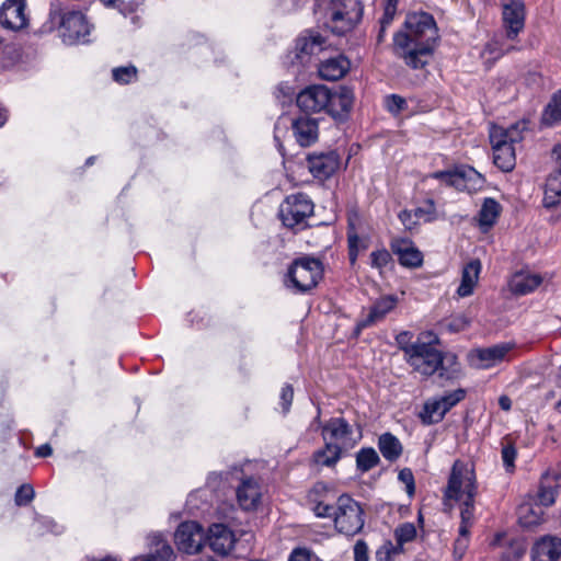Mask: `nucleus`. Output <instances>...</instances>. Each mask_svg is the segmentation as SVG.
Wrapping results in <instances>:
<instances>
[{
    "mask_svg": "<svg viewBox=\"0 0 561 561\" xmlns=\"http://www.w3.org/2000/svg\"><path fill=\"white\" fill-rule=\"evenodd\" d=\"M439 42L438 27L432 14L413 12L393 36V51L411 69H423L434 56Z\"/></svg>",
    "mask_w": 561,
    "mask_h": 561,
    "instance_id": "obj_1",
    "label": "nucleus"
},
{
    "mask_svg": "<svg viewBox=\"0 0 561 561\" xmlns=\"http://www.w3.org/2000/svg\"><path fill=\"white\" fill-rule=\"evenodd\" d=\"M314 13L332 33L342 35L360 21L363 5L358 0H322L316 4Z\"/></svg>",
    "mask_w": 561,
    "mask_h": 561,
    "instance_id": "obj_2",
    "label": "nucleus"
},
{
    "mask_svg": "<svg viewBox=\"0 0 561 561\" xmlns=\"http://www.w3.org/2000/svg\"><path fill=\"white\" fill-rule=\"evenodd\" d=\"M525 125L514 124L510 128L493 125L490 141L493 149V162L503 172H510L516 163L514 145L522 141Z\"/></svg>",
    "mask_w": 561,
    "mask_h": 561,
    "instance_id": "obj_3",
    "label": "nucleus"
},
{
    "mask_svg": "<svg viewBox=\"0 0 561 561\" xmlns=\"http://www.w3.org/2000/svg\"><path fill=\"white\" fill-rule=\"evenodd\" d=\"M478 493L477 479L472 466L456 460L451 467L447 485L444 490V506L453 510V502L476 497Z\"/></svg>",
    "mask_w": 561,
    "mask_h": 561,
    "instance_id": "obj_4",
    "label": "nucleus"
},
{
    "mask_svg": "<svg viewBox=\"0 0 561 561\" xmlns=\"http://www.w3.org/2000/svg\"><path fill=\"white\" fill-rule=\"evenodd\" d=\"M49 20L58 28L59 37L66 45L84 44L89 42L92 25L81 11L51 10Z\"/></svg>",
    "mask_w": 561,
    "mask_h": 561,
    "instance_id": "obj_5",
    "label": "nucleus"
},
{
    "mask_svg": "<svg viewBox=\"0 0 561 561\" xmlns=\"http://www.w3.org/2000/svg\"><path fill=\"white\" fill-rule=\"evenodd\" d=\"M438 337L432 332L417 336L416 347L405 358L407 363L417 373L431 376L443 365V354L436 348Z\"/></svg>",
    "mask_w": 561,
    "mask_h": 561,
    "instance_id": "obj_6",
    "label": "nucleus"
},
{
    "mask_svg": "<svg viewBox=\"0 0 561 561\" xmlns=\"http://www.w3.org/2000/svg\"><path fill=\"white\" fill-rule=\"evenodd\" d=\"M314 205L307 194L296 193L287 196L279 205V218L289 229H305L307 219L313 215Z\"/></svg>",
    "mask_w": 561,
    "mask_h": 561,
    "instance_id": "obj_7",
    "label": "nucleus"
},
{
    "mask_svg": "<svg viewBox=\"0 0 561 561\" xmlns=\"http://www.w3.org/2000/svg\"><path fill=\"white\" fill-rule=\"evenodd\" d=\"M333 519L339 533L354 536L364 527V511L358 502L347 494H342L336 501Z\"/></svg>",
    "mask_w": 561,
    "mask_h": 561,
    "instance_id": "obj_8",
    "label": "nucleus"
},
{
    "mask_svg": "<svg viewBox=\"0 0 561 561\" xmlns=\"http://www.w3.org/2000/svg\"><path fill=\"white\" fill-rule=\"evenodd\" d=\"M323 267L320 260L304 256L293 262L288 268V278L291 285L301 293L317 286L322 277Z\"/></svg>",
    "mask_w": 561,
    "mask_h": 561,
    "instance_id": "obj_9",
    "label": "nucleus"
},
{
    "mask_svg": "<svg viewBox=\"0 0 561 561\" xmlns=\"http://www.w3.org/2000/svg\"><path fill=\"white\" fill-rule=\"evenodd\" d=\"M174 541L180 551L194 554L202 550L206 535L198 523L184 522L179 525L174 534Z\"/></svg>",
    "mask_w": 561,
    "mask_h": 561,
    "instance_id": "obj_10",
    "label": "nucleus"
},
{
    "mask_svg": "<svg viewBox=\"0 0 561 561\" xmlns=\"http://www.w3.org/2000/svg\"><path fill=\"white\" fill-rule=\"evenodd\" d=\"M324 443L340 447L341 451L352 448L356 440L353 439V428L343 417H332L322 426Z\"/></svg>",
    "mask_w": 561,
    "mask_h": 561,
    "instance_id": "obj_11",
    "label": "nucleus"
},
{
    "mask_svg": "<svg viewBox=\"0 0 561 561\" xmlns=\"http://www.w3.org/2000/svg\"><path fill=\"white\" fill-rule=\"evenodd\" d=\"M328 46L327 38L313 30L304 31L295 44V60L305 65L310 58L324 50Z\"/></svg>",
    "mask_w": 561,
    "mask_h": 561,
    "instance_id": "obj_12",
    "label": "nucleus"
},
{
    "mask_svg": "<svg viewBox=\"0 0 561 561\" xmlns=\"http://www.w3.org/2000/svg\"><path fill=\"white\" fill-rule=\"evenodd\" d=\"M330 101V89L325 85H309L300 91L296 98L297 106L305 113H319L324 111Z\"/></svg>",
    "mask_w": 561,
    "mask_h": 561,
    "instance_id": "obj_13",
    "label": "nucleus"
},
{
    "mask_svg": "<svg viewBox=\"0 0 561 561\" xmlns=\"http://www.w3.org/2000/svg\"><path fill=\"white\" fill-rule=\"evenodd\" d=\"M25 9V0H5L0 8L1 26L13 32L25 28L28 24Z\"/></svg>",
    "mask_w": 561,
    "mask_h": 561,
    "instance_id": "obj_14",
    "label": "nucleus"
},
{
    "mask_svg": "<svg viewBox=\"0 0 561 561\" xmlns=\"http://www.w3.org/2000/svg\"><path fill=\"white\" fill-rule=\"evenodd\" d=\"M505 37L515 39L525 25V4L523 0H507L503 4Z\"/></svg>",
    "mask_w": 561,
    "mask_h": 561,
    "instance_id": "obj_15",
    "label": "nucleus"
},
{
    "mask_svg": "<svg viewBox=\"0 0 561 561\" xmlns=\"http://www.w3.org/2000/svg\"><path fill=\"white\" fill-rule=\"evenodd\" d=\"M354 103L353 90L347 87H341L335 91L330 90V101L325 106L324 112L331 115L334 119H345Z\"/></svg>",
    "mask_w": 561,
    "mask_h": 561,
    "instance_id": "obj_16",
    "label": "nucleus"
},
{
    "mask_svg": "<svg viewBox=\"0 0 561 561\" xmlns=\"http://www.w3.org/2000/svg\"><path fill=\"white\" fill-rule=\"evenodd\" d=\"M210 549L219 556H228L236 545L233 531L222 524H214L208 529L206 537Z\"/></svg>",
    "mask_w": 561,
    "mask_h": 561,
    "instance_id": "obj_17",
    "label": "nucleus"
},
{
    "mask_svg": "<svg viewBox=\"0 0 561 561\" xmlns=\"http://www.w3.org/2000/svg\"><path fill=\"white\" fill-rule=\"evenodd\" d=\"M307 168L314 178L325 180L337 170L339 157L335 152L309 154Z\"/></svg>",
    "mask_w": 561,
    "mask_h": 561,
    "instance_id": "obj_18",
    "label": "nucleus"
},
{
    "mask_svg": "<svg viewBox=\"0 0 561 561\" xmlns=\"http://www.w3.org/2000/svg\"><path fill=\"white\" fill-rule=\"evenodd\" d=\"M510 344H497L486 348H479L471 353V360L478 368H490L502 362L505 355L511 351Z\"/></svg>",
    "mask_w": 561,
    "mask_h": 561,
    "instance_id": "obj_19",
    "label": "nucleus"
},
{
    "mask_svg": "<svg viewBox=\"0 0 561 561\" xmlns=\"http://www.w3.org/2000/svg\"><path fill=\"white\" fill-rule=\"evenodd\" d=\"M534 561H557L561 557V538L547 535L539 538L533 546Z\"/></svg>",
    "mask_w": 561,
    "mask_h": 561,
    "instance_id": "obj_20",
    "label": "nucleus"
},
{
    "mask_svg": "<svg viewBox=\"0 0 561 561\" xmlns=\"http://www.w3.org/2000/svg\"><path fill=\"white\" fill-rule=\"evenodd\" d=\"M390 247L392 252L398 255L401 265L412 268L422 265L423 255L409 239H393Z\"/></svg>",
    "mask_w": 561,
    "mask_h": 561,
    "instance_id": "obj_21",
    "label": "nucleus"
},
{
    "mask_svg": "<svg viewBox=\"0 0 561 561\" xmlns=\"http://www.w3.org/2000/svg\"><path fill=\"white\" fill-rule=\"evenodd\" d=\"M291 128L297 142L308 147L318 139V121L308 116H300L293 121Z\"/></svg>",
    "mask_w": 561,
    "mask_h": 561,
    "instance_id": "obj_22",
    "label": "nucleus"
},
{
    "mask_svg": "<svg viewBox=\"0 0 561 561\" xmlns=\"http://www.w3.org/2000/svg\"><path fill=\"white\" fill-rule=\"evenodd\" d=\"M149 540L150 552L135 558L134 561H172L173 549L161 534L151 535Z\"/></svg>",
    "mask_w": 561,
    "mask_h": 561,
    "instance_id": "obj_23",
    "label": "nucleus"
},
{
    "mask_svg": "<svg viewBox=\"0 0 561 561\" xmlns=\"http://www.w3.org/2000/svg\"><path fill=\"white\" fill-rule=\"evenodd\" d=\"M261 499V490L259 483L252 479H244L237 489V500L239 505L245 510H254Z\"/></svg>",
    "mask_w": 561,
    "mask_h": 561,
    "instance_id": "obj_24",
    "label": "nucleus"
},
{
    "mask_svg": "<svg viewBox=\"0 0 561 561\" xmlns=\"http://www.w3.org/2000/svg\"><path fill=\"white\" fill-rule=\"evenodd\" d=\"M350 66L348 59L340 55L320 62L318 72L323 80L335 81L345 76Z\"/></svg>",
    "mask_w": 561,
    "mask_h": 561,
    "instance_id": "obj_25",
    "label": "nucleus"
},
{
    "mask_svg": "<svg viewBox=\"0 0 561 561\" xmlns=\"http://www.w3.org/2000/svg\"><path fill=\"white\" fill-rule=\"evenodd\" d=\"M458 191L476 193L484 186L485 179L473 168L461 165L458 167Z\"/></svg>",
    "mask_w": 561,
    "mask_h": 561,
    "instance_id": "obj_26",
    "label": "nucleus"
},
{
    "mask_svg": "<svg viewBox=\"0 0 561 561\" xmlns=\"http://www.w3.org/2000/svg\"><path fill=\"white\" fill-rule=\"evenodd\" d=\"M481 262L472 260L465 265L461 275V283L457 289L459 297H468L473 293V288L479 279Z\"/></svg>",
    "mask_w": 561,
    "mask_h": 561,
    "instance_id": "obj_27",
    "label": "nucleus"
},
{
    "mask_svg": "<svg viewBox=\"0 0 561 561\" xmlns=\"http://www.w3.org/2000/svg\"><path fill=\"white\" fill-rule=\"evenodd\" d=\"M542 282L537 274L516 273L510 280V289L513 294L523 296L534 291Z\"/></svg>",
    "mask_w": 561,
    "mask_h": 561,
    "instance_id": "obj_28",
    "label": "nucleus"
},
{
    "mask_svg": "<svg viewBox=\"0 0 561 561\" xmlns=\"http://www.w3.org/2000/svg\"><path fill=\"white\" fill-rule=\"evenodd\" d=\"M558 495V484L553 478L545 474L534 496V504L541 507L551 506Z\"/></svg>",
    "mask_w": 561,
    "mask_h": 561,
    "instance_id": "obj_29",
    "label": "nucleus"
},
{
    "mask_svg": "<svg viewBox=\"0 0 561 561\" xmlns=\"http://www.w3.org/2000/svg\"><path fill=\"white\" fill-rule=\"evenodd\" d=\"M397 302L398 298L396 296L389 295L381 297L373 305L367 318L360 325L368 327L382 320L385 316L397 306Z\"/></svg>",
    "mask_w": 561,
    "mask_h": 561,
    "instance_id": "obj_30",
    "label": "nucleus"
},
{
    "mask_svg": "<svg viewBox=\"0 0 561 561\" xmlns=\"http://www.w3.org/2000/svg\"><path fill=\"white\" fill-rule=\"evenodd\" d=\"M378 448L382 457L390 462L398 460L403 451L401 442L391 433H383L379 436Z\"/></svg>",
    "mask_w": 561,
    "mask_h": 561,
    "instance_id": "obj_31",
    "label": "nucleus"
},
{
    "mask_svg": "<svg viewBox=\"0 0 561 561\" xmlns=\"http://www.w3.org/2000/svg\"><path fill=\"white\" fill-rule=\"evenodd\" d=\"M343 451L335 445L324 443V447L313 454L314 463L322 467H333L341 459Z\"/></svg>",
    "mask_w": 561,
    "mask_h": 561,
    "instance_id": "obj_32",
    "label": "nucleus"
},
{
    "mask_svg": "<svg viewBox=\"0 0 561 561\" xmlns=\"http://www.w3.org/2000/svg\"><path fill=\"white\" fill-rule=\"evenodd\" d=\"M446 411L444 410V401L439 399H435L432 401H427L422 412L420 413V417L424 424H434L438 423L445 416Z\"/></svg>",
    "mask_w": 561,
    "mask_h": 561,
    "instance_id": "obj_33",
    "label": "nucleus"
},
{
    "mask_svg": "<svg viewBox=\"0 0 561 561\" xmlns=\"http://www.w3.org/2000/svg\"><path fill=\"white\" fill-rule=\"evenodd\" d=\"M501 209V205L494 198H485L479 211L480 226H493L500 216Z\"/></svg>",
    "mask_w": 561,
    "mask_h": 561,
    "instance_id": "obj_34",
    "label": "nucleus"
},
{
    "mask_svg": "<svg viewBox=\"0 0 561 561\" xmlns=\"http://www.w3.org/2000/svg\"><path fill=\"white\" fill-rule=\"evenodd\" d=\"M543 511L541 506L523 504L518 511V519L522 526L531 527L541 523Z\"/></svg>",
    "mask_w": 561,
    "mask_h": 561,
    "instance_id": "obj_35",
    "label": "nucleus"
},
{
    "mask_svg": "<svg viewBox=\"0 0 561 561\" xmlns=\"http://www.w3.org/2000/svg\"><path fill=\"white\" fill-rule=\"evenodd\" d=\"M474 500L472 497L470 501L468 499L460 501V526L459 533L460 535H469L470 529L473 525L474 519Z\"/></svg>",
    "mask_w": 561,
    "mask_h": 561,
    "instance_id": "obj_36",
    "label": "nucleus"
},
{
    "mask_svg": "<svg viewBox=\"0 0 561 561\" xmlns=\"http://www.w3.org/2000/svg\"><path fill=\"white\" fill-rule=\"evenodd\" d=\"M380 461L379 455L377 451L371 448H362L356 454V468L360 472H367L376 467Z\"/></svg>",
    "mask_w": 561,
    "mask_h": 561,
    "instance_id": "obj_37",
    "label": "nucleus"
},
{
    "mask_svg": "<svg viewBox=\"0 0 561 561\" xmlns=\"http://www.w3.org/2000/svg\"><path fill=\"white\" fill-rule=\"evenodd\" d=\"M558 121H561V89L553 94L543 113L545 123L552 125Z\"/></svg>",
    "mask_w": 561,
    "mask_h": 561,
    "instance_id": "obj_38",
    "label": "nucleus"
},
{
    "mask_svg": "<svg viewBox=\"0 0 561 561\" xmlns=\"http://www.w3.org/2000/svg\"><path fill=\"white\" fill-rule=\"evenodd\" d=\"M502 460L506 471L512 472L515 468V459L517 457V450L515 446L507 439L502 440Z\"/></svg>",
    "mask_w": 561,
    "mask_h": 561,
    "instance_id": "obj_39",
    "label": "nucleus"
},
{
    "mask_svg": "<svg viewBox=\"0 0 561 561\" xmlns=\"http://www.w3.org/2000/svg\"><path fill=\"white\" fill-rule=\"evenodd\" d=\"M398 545L403 546L412 541L416 537V528L413 523H404L399 525L394 530Z\"/></svg>",
    "mask_w": 561,
    "mask_h": 561,
    "instance_id": "obj_40",
    "label": "nucleus"
},
{
    "mask_svg": "<svg viewBox=\"0 0 561 561\" xmlns=\"http://www.w3.org/2000/svg\"><path fill=\"white\" fill-rule=\"evenodd\" d=\"M513 49H515L513 45L506 46L504 44V36L501 35L494 37L491 42H489L484 50L490 55H494L495 58H499Z\"/></svg>",
    "mask_w": 561,
    "mask_h": 561,
    "instance_id": "obj_41",
    "label": "nucleus"
},
{
    "mask_svg": "<svg viewBox=\"0 0 561 561\" xmlns=\"http://www.w3.org/2000/svg\"><path fill=\"white\" fill-rule=\"evenodd\" d=\"M112 76L116 82L126 84L136 79L137 68L133 65L114 68Z\"/></svg>",
    "mask_w": 561,
    "mask_h": 561,
    "instance_id": "obj_42",
    "label": "nucleus"
},
{
    "mask_svg": "<svg viewBox=\"0 0 561 561\" xmlns=\"http://www.w3.org/2000/svg\"><path fill=\"white\" fill-rule=\"evenodd\" d=\"M430 178L436 179L445 183L447 186L455 187L458 190V168L446 171H437L428 175Z\"/></svg>",
    "mask_w": 561,
    "mask_h": 561,
    "instance_id": "obj_43",
    "label": "nucleus"
},
{
    "mask_svg": "<svg viewBox=\"0 0 561 561\" xmlns=\"http://www.w3.org/2000/svg\"><path fill=\"white\" fill-rule=\"evenodd\" d=\"M435 211L436 208L433 199H426L423 206L417 207L413 210L414 217L416 219H422L426 222L435 219Z\"/></svg>",
    "mask_w": 561,
    "mask_h": 561,
    "instance_id": "obj_44",
    "label": "nucleus"
},
{
    "mask_svg": "<svg viewBox=\"0 0 561 561\" xmlns=\"http://www.w3.org/2000/svg\"><path fill=\"white\" fill-rule=\"evenodd\" d=\"M396 342L399 348L404 353V358L411 354V350L416 347V340L412 341V334L409 331H403L396 336Z\"/></svg>",
    "mask_w": 561,
    "mask_h": 561,
    "instance_id": "obj_45",
    "label": "nucleus"
},
{
    "mask_svg": "<svg viewBox=\"0 0 561 561\" xmlns=\"http://www.w3.org/2000/svg\"><path fill=\"white\" fill-rule=\"evenodd\" d=\"M35 496L34 489L31 484H22L15 492V504L18 506H24L28 504Z\"/></svg>",
    "mask_w": 561,
    "mask_h": 561,
    "instance_id": "obj_46",
    "label": "nucleus"
},
{
    "mask_svg": "<svg viewBox=\"0 0 561 561\" xmlns=\"http://www.w3.org/2000/svg\"><path fill=\"white\" fill-rule=\"evenodd\" d=\"M385 106L388 112L399 114L407 107V101L398 94H390L385 99Z\"/></svg>",
    "mask_w": 561,
    "mask_h": 561,
    "instance_id": "obj_47",
    "label": "nucleus"
},
{
    "mask_svg": "<svg viewBox=\"0 0 561 561\" xmlns=\"http://www.w3.org/2000/svg\"><path fill=\"white\" fill-rule=\"evenodd\" d=\"M398 479L405 485V491L409 496H413L415 492V482L413 472L409 468H403L399 471Z\"/></svg>",
    "mask_w": 561,
    "mask_h": 561,
    "instance_id": "obj_48",
    "label": "nucleus"
},
{
    "mask_svg": "<svg viewBox=\"0 0 561 561\" xmlns=\"http://www.w3.org/2000/svg\"><path fill=\"white\" fill-rule=\"evenodd\" d=\"M465 390L463 389H457L453 392H449L443 397H440V400L444 401V410L446 413L458 402H460L465 398Z\"/></svg>",
    "mask_w": 561,
    "mask_h": 561,
    "instance_id": "obj_49",
    "label": "nucleus"
},
{
    "mask_svg": "<svg viewBox=\"0 0 561 561\" xmlns=\"http://www.w3.org/2000/svg\"><path fill=\"white\" fill-rule=\"evenodd\" d=\"M370 260H371L373 267L382 268L390 262L391 255L387 250L382 249V250L374 251L370 254Z\"/></svg>",
    "mask_w": 561,
    "mask_h": 561,
    "instance_id": "obj_50",
    "label": "nucleus"
},
{
    "mask_svg": "<svg viewBox=\"0 0 561 561\" xmlns=\"http://www.w3.org/2000/svg\"><path fill=\"white\" fill-rule=\"evenodd\" d=\"M348 256L352 264L357 260L358 252L360 249V239L356 233H348Z\"/></svg>",
    "mask_w": 561,
    "mask_h": 561,
    "instance_id": "obj_51",
    "label": "nucleus"
},
{
    "mask_svg": "<svg viewBox=\"0 0 561 561\" xmlns=\"http://www.w3.org/2000/svg\"><path fill=\"white\" fill-rule=\"evenodd\" d=\"M294 399V389L290 385H285L280 390V405L284 413L290 409Z\"/></svg>",
    "mask_w": 561,
    "mask_h": 561,
    "instance_id": "obj_52",
    "label": "nucleus"
},
{
    "mask_svg": "<svg viewBox=\"0 0 561 561\" xmlns=\"http://www.w3.org/2000/svg\"><path fill=\"white\" fill-rule=\"evenodd\" d=\"M546 190L561 196V172L554 171L548 176Z\"/></svg>",
    "mask_w": 561,
    "mask_h": 561,
    "instance_id": "obj_53",
    "label": "nucleus"
},
{
    "mask_svg": "<svg viewBox=\"0 0 561 561\" xmlns=\"http://www.w3.org/2000/svg\"><path fill=\"white\" fill-rule=\"evenodd\" d=\"M334 510L335 506H331L329 504H324L323 502H318L313 507L312 511L316 514L317 517L325 518V517H333L334 518Z\"/></svg>",
    "mask_w": 561,
    "mask_h": 561,
    "instance_id": "obj_54",
    "label": "nucleus"
},
{
    "mask_svg": "<svg viewBox=\"0 0 561 561\" xmlns=\"http://www.w3.org/2000/svg\"><path fill=\"white\" fill-rule=\"evenodd\" d=\"M399 219L402 222V225L405 227V229H408V230H412L417 225V220H419L414 217L413 211L407 210V209L400 211Z\"/></svg>",
    "mask_w": 561,
    "mask_h": 561,
    "instance_id": "obj_55",
    "label": "nucleus"
},
{
    "mask_svg": "<svg viewBox=\"0 0 561 561\" xmlns=\"http://www.w3.org/2000/svg\"><path fill=\"white\" fill-rule=\"evenodd\" d=\"M354 560L368 561V547L365 541L358 540L354 546Z\"/></svg>",
    "mask_w": 561,
    "mask_h": 561,
    "instance_id": "obj_56",
    "label": "nucleus"
},
{
    "mask_svg": "<svg viewBox=\"0 0 561 561\" xmlns=\"http://www.w3.org/2000/svg\"><path fill=\"white\" fill-rule=\"evenodd\" d=\"M311 552L306 548H297L290 553L288 561H310Z\"/></svg>",
    "mask_w": 561,
    "mask_h": 561,
    "instance_id": "obj_57",
    "label": "nucleus"
},
{
    "mask_svg": "<svg viewBox=\"0 0 561 561\" xmlns=\"http://www.w3.org/2000/svg\"><path fill=\"white\" fill-rule=\"evenodd\" d=\"M468 537L469 535H460L458 536V538L456 539L455 541V554H457L458 558H461L465 550L467 549L468 547Z\"/></svg>",
    "mask_w": 561,
    "mask_h": 561,
    "instance_id": "obj_58",
    "label": "nucleus"
},
{
    "mask_svg": "<svg viewBox=\"0 0 561 561\" xmlns=\"http://www.w3.org/2000/svg\"><path fill=\"white\" fill-rule=\"evenodd\" d=\"M559 198L560 196L558 194L549 192V190H545L542 204L546 208H552L559 204Z\"/></svg>",
    "mask_w": 561,
    "mask_h": 561,
    "instance_id": "obj_59",
    "label": "nucleus"
},
{
    "mask_svg": "<svg viewBox=\"0 0 561 561\" xmlns=\"http://www.w3.org/2000/svg\"><path fill=\"white\" fill-rule=\"evenodd\" d=\"M468 325V321L463 317L453 319L448 324V329L451 332H458L463 330Z\"/></svg>",
    "mask_w": 561,
    "mask_h": 561,
    "instance_id": "obj_60",
    "label": "nucleus"
},
{
    "mask_svg": "<svg viewBox=\"0 0 561 561\" xmlns=\"http://www.w3.org/2000/svg\"><path fill=\"white\" fill-rule=\"evenodd\" d=\"M392 21L393 20L388 19V21L386 22V16H383V15L381 16V19L379 21V31H378V35H377L378 43H381L383 41L386 31L389 27V25L392 23Z\"/></svg>",
    "mask_w": 561,
    "mask_h": 561,
    "instance_id": "obj_61",
    "label": "nucleus"
},
{
    "mask_svg": "<svg viewBox=\"0 0 561 561\" xmlns=\"http://www.w3.org/2000/svg\"><path fill=\"white\" fill-rule=\"evenodd\" d=\"M551 157L556 163V171L561 172V144L553 147Z\"/></svg>",
    "mask_w": 561,
    "mask_h": 561,
    "instance_id": "obj_62",
    "label": "nucleus"
},
{
    "mask_svg": "<svg viewBox=\"0 0 561 561\" xmlns=\"http://www.w3.org/2000/svg\"><path fill=\"white\" fill-rule=\"evenodd\" d=\"M51 453H53V449H51L50 445H48V444H44V445H41V446L36 449L35 455H36L37 457H48V456H50V455H51Z\"/></svg>",
    "mask_w": 561,
    "mask_h": 561,
    "instance_id": "obj_63",
    "label": "nucleus"
},
{
    "mask_svg": "<svg viewBox=\"0 0 561 561\" xmlns=\"http://www.w3.org/2000/svg\"><path fill=\"white\" fill-rule=\"evenodd\" d=\"M499 405L502 410L504 411H508L512 407V401L508 397L506 396H502L500 399H499Z\"/></svg>",
    "mask_w": 561,
    "mask_h": 561,
    "instance_id": "obj_64",
    "label": "nucleus"
}]
</instances>
